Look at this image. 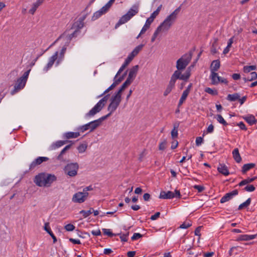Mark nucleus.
<instances>
[{
    "label": "nucleus",
    "instance_id": "nucleus-1",
    "mask_svg": "<svg viewBox=\"0 0 257 257\" xmlns=\"http://www.w3.org/2000/svg\"><path fill=\"white\" fill-rule=\"evenodd\" d=\"M84 23H82L79 20L77 21L73 24L72 26V28L75 29L73 33L69 35H65V34L61 35L54 43L60 44V48H66L69 46L72 38L77 36L78 34L80 32V30L84 27Z\"/></svg>",
    "mask_w": 257,
    "mask_h": 257
},
{
    "label": "nucleus",
    "instance_id": "nucleus-2",
    "mask_svg": "<svg viewBox=\"0 0 257 257\" xmlns=\"http://www.w3.org/2000/svg\"><path fill=\"white\" fill-rule=\"evenodd\" d=\"M193 65L189 66L183 75H180V73L178 71H175L171 76V79L169 81L166 90L164 92V96H167L172 90L175 86L176 80L179 79L184 81H187L191 75V68Z\"/></svg>",
    "mask_w": 257,
    "mask_h": 257
},
{
    "label": "nucleus",
    "instance_id": "nucleus-3",
    "mask_svg": "<svg viewBox=\"0 0 257 257\" xmlns=\"http://www.w3.org/2000/svg\"><path fill=\"white\" fill-rule=\"evenodd\" d=\"M181 10V6H179L174 12H173L170 15H169L162 23L157 28L155 32V36L158 34L160 32H166L168 31L173 23L177 19V16Z\"/></svg>",
    "mask_w": 257,
    "mask_h": 257
},
{
    "label": "nucleus",
    "instance_id": "nucleus-4",
    "mask_svg": "<svg viewBox=\"0 0 257 257\" xmlns=\"http://www.w3.org/2000/svg\"><path fill=\"white\" fill-rule=\"evenodd\" d=\"M56 179L54 175L41 173L35 177L34 182L39 187H49Z\"/></svg>",
    "mask_w": 257,
    "mask_h": 257
},
{
    "label": "nucleus",
    "instance_id": "nucleus-5",
    "mask_svg": "<svg viewBox=\"0 0 257 257\" xmlns=\"http://www.w3.org/2000/svg\"><path fill=\"white\" fill-rule=\"evenodd\" d=\"M139 13V6L134 5L128 10L127 13L122 16L115 25V28L128 21L133 17Z\"/></svg>",
    "mask_w": 257,
    "mask_h": 257
},
{
    "label": "nucleus",
    "instance_id": "nucleus-6",
    "mask_svg": "<svg viewBox=\"0 0 257 257\" xmlns=\"http://www.w3.org/2000/svg\"><path fill=\"white\" fill-rule=\"evenodd\" d=\"M105 118H106V116H103L98 119L92 121L88 123L79 126L77 130L82 133L87 130H89L90 132H92L101 125L102 120Z\"/></svg>",
    "mask_w": 257,
    "mask_h": 257
},
{
    "label": "nucleus",
    "instance_id": "nucleus-7",
    "mask_svg": "<svg viewBox=\"0 0 257 257\" xmlns=\"http://www.w3.org/2000/svg\"><path fill=\"white\" fill-rule=\"evenodd\" d=\"M108 95H106L101 99H100L97 104L85 114L86 118H90L94 116L97 113L101 111V110L105 106Z\"/></svg>",
    "mask_w": 257,
    "mask_h": 257
},
{
    "label": "nucleus",
    "instance_id": "nucleus-8",
    "mask_svg": "<svg viewBox=\"0 0 257 257\" xmlns=\"http://www.w3.org/2000/svg\"><path fill=\"white\" fill-rule=\"evenodd\" d=\"M192 55L191 52L185 54L177 60L176 63L177 70L176 71H179L180 75H182L181 71L184 70L189 63L192 58Z\"/></svg>",
    "mask_w": 257,
    "mask_h": 257
},
{
    "label": "nucleus",
    "instance_id": "nucleus-9",
    "mask_svg": "<svg viewBox=\"0 0 257 257\" xmlns=\"http://www.w3.org/2000/svg\"><path fill=\"white\" fill-rule=\"evenodd\" d=\"M162 5L159 6L157 10L151 14L150 17L147 19L145 25L143 26L139 35L137 37V39L139 38L141 35L144 34L150 28V26L151 23L153 22L154 19L159 15V12L162 9Z\"/></svg>",
    "mask_w": 257,
    "mask_h": 257
},
{
    "label": "nucleus",
    "instance_id": "nucleus-10",
    "mask_svg": "<svg viewBox=\"0 0 257 257\" xmlns=\"http://www.w3.org/2000/svg\"><path fill=\"white\" fill-rule=\"evenodd\" d=\"M121 100V97L118 96L116 94H115L114 96H112L111 98V102L109 104L107 109L109 111V113L106 115L105 116L106 117L109 116L113 112H114L118 105H119Z\"/></svg>",
    "mask_w": 257,
    "mask_h": 257
},
{
    "label": "nucleus",
    "instance_id": "nucleus-11",
    "mask_svg": "<svg viewBox=\"0 0 257 257\" xmlns=\"http://www.w3.org/2000/svg\"><path fill=\"white\" fill-rule=\"evenodd\" d=\"M79 165L77 163L68 164L64 168L65 174L70 177H74L77 174Z\"/></svg>",
    "mask_w": 257,
    "mask_h": 257
},
{
    "label": "nucleus",
    "instance_id": "nucleus-12",
    "mask_svg": "<svg viewBox=\"0 0 257 257\" xmlns=\"http://www.w3.org/2000/svg\"><path fill=\"white\" fill-rule=\"evenodd\" d=\"M31 69L26 71L23 76L19 78L15 85V90L18 91V90L23 88L25 86L27 79L28 78Z\"/></svg>",
    "mask_w": 257,
    "mask_h": 257
},
{
    "label": "nucleus",
    "instance_id": "nucleus-13",
    "mask_svg": "<svg viewBox=\"0 0 257 257\" xmlns=\"http://www.w3.org/2000/svg\"><path fill=\"white\" fill-rule=\"evenodd\" d=\"M88 195V192H78L74 194L72 200L75 203H82L87 199Z\"/></svg>",
    "mask_w": 257,
    "mask_h": 257
},
{
    "label": "nucleus",
    "instance_id": "nucleus-14",
    "mask_svg": "<svg viewBox=\"0 0 257 257\" xmlns=\"http://www.w3.org/2000/svg\"><path fill=\"white\" fill-rule=\"evenodd\" d=\"M175 197L180 198L181 194L179 190H176L175 193L170 191L167 192L163 191L161 192L159 196L160 198L164 199H171Z\"/></svg>",
    "mask_w": 257,
    "mask_h": 257
},
{
    "label": "nucleus",
    "instance_id": "nucleus-15",
    "mask_svg": "<svg viewBox=\"0 0 257 257\" xmlns=\"http://www.w3.org/2000/svg\"><path fill=\"white\" fill-rule=\"evenodd\" d=\"M49 158L45 157H39L33 161L30 165L29 169L32 170L34 169L37 166L40 165L43 162L47 161Z\"/></svg>",
    "mask_w": 257,
    "mask_h": 257
},
{
    "label": "nucleus",
    "instance_id": "nucleus-16",
    "mask_svg": "<svg viewBox=\"0 0 257 257\" xmlns=\"http://www.w3.org/2000/svg\"><path fill=\"white\" fill-rule=\"evenodd\" d=\"M139 65H135L133 66L130 70L127 80L132 82L136 77L139 70Z\"/></svg>",
    "mask_w": 257,
    "mask_h": 257
},
{
    "label": "nucleus",
    "instance_id": "nucleus-17",
    "mask_svg": "<svg viewBox=\"0 0 257 257\" xmlns=\"http://www.w3.org/2000/svg\"><path fill=\"white\" fill-rule=\"evenodd\" d=\"M238 194V191L237 190H234L232 191L226 193L224 196H223L221 200H220V203H223L226 201H229L230 200L233 196L236 195Z\"/></svg>",
    "mask_w": 257,
    "mask_h": 257
},
{
    "label": "nucleus",
    "instance_id": "nucleus-18",
    "mask_svg": "<svg viewBox=\"0 0 257 257\" xmlns=\"http://www.w3.org/2000/svg\"><path fill=\"white\" fill-rule=\"evenodd\" d=\"M80 133L77 132H69L64 133L63 135V137L64 139H75L77 138L80 136Z\"/></svg>",
    "mask_w": 257,
    "mask_h": 257
},
{
    "label": "nucleus",
    "instance_id": "nucleus-19",
    "mask_svg": "<svg viewBox=\"0 0 257 257\" xmlns=\"http://www.w3.org/2000/svg\"><path fill=\"white\" fill-rule=\"evenodd\" d=\"M218 171L224 176H227L229 174L227 167L223 164H220L217 167Z\"/></svg>",
    "mask_w": 257,
    "mask_h": 257
},
{
    "label": "nucleus",
    "instance_id": "nucleus-20",
    "mask_svg": "<svg viewBox=\"0 0 257 257\" xmlns=\"http://www.w3.org/2000/svg\"><path fill=\"white\" fill-rule=\"evenodd\" d=\"M58 57V52H56L49 59V61L45 68V70L46 71H48L49 68H50L54 63V62L56 60Z\"/></svg>",
    "mask_w": 257,
    "mask_h": 257
},
{
    "label": "nucleus",
    "instance_id": "nucleus-21",
    "mask_svg": "<svg viewBox=\"0 0 257 257\" xmlns=\"http://www.w3.org/2000/svg\"><path fill=\"white\" fill-rule=\"evenodd\" d=\"M257 234L255 235H240L236 239L237 241H248L254 239Z\"/></svg>",
    "mask_w": 257,
    "mask_h": 257
},
{
    "label": "nucleus",
    "instance_id": "nucleus-22",
    "mask_svg": "<svg viewBox=\"0 0 257 257\" xmlns=\"http://www.w3.org/2000/svg\"><path fill=\"white\" fill-rule=\"evenodd\" d=\"M68 142L67 141H58L53 143L50 146V149L52 150H56L63 145H65Z\"/></svg>",
    "mask_w": 257,
    "mask_h": 257
},
{
    "label": "nucleus",
    "instance_id": "nucleus-23",
    "mask_svg": "<svg viewBox=\"0 0 257 257\" xmlns=\"http://www.w3.org/2000/svg\"><path fill=\"white\" fill-rule=\"evenodd\" d=\"M220 64L218 60H214L212 62L210 66L211 72H216L220 68Z\"/></svg>",
    "mask_w": 257,
    "mask_h": 257
},
{
    "label": "nucleus",
    "instance_id": "nucleus-24",
    "mask_svg": "<svg viewBox=\"0 0 257 257\" xmlns=\"http://www.w3.org/2000/svg\"><path fill=\"white\" fill-rule=\"evenodd\" d=\"M232 156L234 160L236 163H239L241 161V157L239 153V150L237 148H235L232 151Z\"/></svg>",
    "mask_w": 257,
    "mask_h": 257
},
{
    "label": "nucleus",
    "instance_id": "nucleus-25",
    "mask_svg": "<svg viewBox=\"0 0 257 257\" xmlns=\"http://www.w3.org/2000/svg\"><path fill=\"white\" fill-rule=\"evenodd\" d=\"M255 166V165L254 163H249L244 164L242 167V173L243 174H245L248 171L254 168Z\"/></svg>",
    "mask_w": 257,
    "mask_h": 257
},
{
    "label": "nucleus",
    "instance_id": "nucleus-26",
    "mask_svg": "<svg viewBox=\"0 0 257 257\" xmlns=\"http://www.w3.org/2000/svg\"><path fill=\"white\" fill-rule=\"evenodd\" d=\"M132 83L129 80L127 79L123 83L121 88L119 89V90L115 93V94L120 96L121 97V93L123 91V90L128 85H130Z\"/></svg>",
    "mask_w": 257,
    "mask_h": 257
},
{
    "label": "nucleus",
    "instance_id": "nucleus-27",
    "mask_svg": "<svg viewBox=\"0 0 257 257\" xmlns=\"http://www.w3.org/2000/svg\"><path fill=\"white\" fill-rule=\"evenodd\" d=\"M244 119L246 120V121L250 125H253L255 124L256 122V120L255 118V117L252 115H249L247 116L244 117Z\"/></svg>",
    "mask_w": 257,
    "mask_h": 257
},
{
    "label": "nucleus",
    "instance_id": "nucleus-28",
    "mask_svg": "<svg viewBox=\"0 0 257 257\" xmlns=\"http://www.w3.org/2000/svg\"><path fill=\"white\" fill-rule=\"evenodd\" d=\"M240 95L238 93H235L232 94H228L227 96V99L230 101H234L239 99Z\"/></svg>",
    "mask_w": 257,
    "mask_h": 257
},
{
    "label": "nucleus",
    "instance_id": "nucleus-29",
    "mask_svg": "<svg viewBox=\"0 0 257 257\" xmlns=\"http://www.w3.org/2000/svg\"><path fill=\"white\" fill-rule=\"evenodd\" d=\"M218 74L216 72H211L210 78L213 84H217L218 83V77H219Z\"/></svg>",
    "mask_w": 257,
    "mask_h": 257
},
{
    "label": "nucleus",
    "instance_id": "nucleus-30",
    "mask_svg": "<svg viewBox=\"0 0 257 257\" xmlns=\"http://www.w3.org/2000/svg\"><path fill=\"white\" fill-rule=\"evenodd\" d=\"M189 93L188 92V91H186L185 90L183 91V92L182 94V96L179 100V102L178 103V106H180L181 105H182V104L184 103V102L186 99Z\"/></svg>",
    "mask_w": 257,
    "mask_h": 257
},
{
    "label": "nucleus",
    "instance_id": "nucleus-31",
    "mask_svg": "<svg viewBox=\"0 0 257 257\" xmlns=\"http://www.w3.org/2000/svg\"><path fill=\"white\" fill-rule=\"evenodd\" d=\"M256 179V177H253V178H248L246 179H244L242 181H241L239 183V186H242L243 185H246L247 184H248V183H251L253 181H254Z\"/></svg>",
    "mask_w": 257,
    "mask_h": 257
},
{
    "label": "nucleus",
    "instance_id": "nucleus-32",
    "mask_svg": "<svg viewBox=\"0 0 257 257\" xmlns=\"http://www.w3.org/2000/svg\"><path fill=\"white\" fill-rule=\"evenodd\" d=\"M256 69L255 65L251 66H244L243 68V71L245 73H248L252 70Z\"/></svg>",
    "mask_w": 257,
    "mask_h": 257
},
{
    "label": "nucleus",
    "instance_id": "nucleus-33",
    "mask_svg": "<svg viewBox=\"0 0 257 257\" xmlns=\"http://www.w3.org/2000/svg\"><path fill=\"white\" fill-rule=\"evenodd\" d=\"M179 124H175L174 128L171 131V137L173 139L177 138L178 137V128Z\"/></svg>",
    "mask_w": 257,
    "mask_h": 257
},
{
    "label": "nucleus",
    "instance_id": "nucleus-34",
    "mask_svg": "<svg viewBox=\"0 0 257 257\" xmlns=\"http://www.w3.org/2000/svg\"><path fill=\"white\" fill-rule=\"evenodd\" d=\"M250 202H251V199L250 198L247 199L246 201H245L244 202H243L239 205V206H238V210H241V209H243V208L247 207L250 204Z\"/></svg>",
    "mask_w": 257,
    "mask_h": 257
},
{
    "label": "nucleus",
    "instance_id": "nucleus-35",
    "mask_svg": "<svg viewBox=\"0 0 257 257\" xmlns=\"http://www.w3.org/2000/svg\"><path fill=\"white\" fill-rule=\"evenodd\" d=\"M87 147V144H82L77 147V150L80 153H82L86 151Z\"/></svg>",
    "mask_w": 257,
    "mask_h": 257
},
{
    "label": "nucleus",
    "instance_id": "nucleus-36",
    "mask_svg": "<svg viewBox=\"0 0 257 257\" xmlns=\"http://www.w3.org/2000/svg\"><path fill=\"white\" fill-rule=\"evenodd\" d=\"M257 78V73L255 72H252L250 73V78H244L243 79L245 81H252L253 80H255Z\"/></svg>",
    "mask_w": 257,
    "mask_h": 257
},
{
    "label": "nucleus",
    "instance_id": "nucleus-37",
    "mask_svg": "<svg viewBox=\"0 0 257 257\" xmlns=\"http://www.w3.org/2000/svg\"><path fill=\"white\" fill-rule=\"evenodd\" d=\"M205 91L213 95H217L218 94L217 90L212 89L209 87H206L205 89Z\"/></svg>",
    "mask_w": 257,
    "mask_h": 257
},
{
    "label": "nucleus",
    "instance_id": "nucleus-38",
    "mask_svg": "<svg viewBox=\"0 0 257 257\" xmlns=\"http://www.w3.org/2000/svg\"><path fill=\"white\" fill-rule=\"evenodd\" d=\"M92 210H93L92 208H90V210L85 211L84 210H82L80 211V213L83 215V216L84 218H86L89 216L92 213Z\"/></svg>",
    "mask_w": 257,
    "mask_h": 257
},
{
    "label": "nucleus",
    "instance_id": "nucleus-39",
    "mask_svg": "<svg viewBox=\"0 0 257 257\" xmlns=\"http://www.w3.org/2000/svg\"><path fill=\"white\" fill-rule=\"evenodd\" d=\"M102 13H101V12H100L99 10L95 12L93 14V16L92 17V20H96V19H98L100 17H101V16H102Z\"/></svg>",
    "mask_w": 257,
    "mask_h": 257
},
{
    "label": "nucleus",
    "instance_id": "nucleus-40",
    "mask_svg": "<svg viewBox=\"0 0 257 257\" xmlns=\"http://www.w3.org/2000/svg\"><path fill=\"white\" fill-rule=\"evenodd\" d=\"M217 120L219 123L222 124L224 125H227L228 124L226 121L224 119L223 117L220 114H218L217 115Z\"/></svg>",
    "mask_w": 257,
    "mask_h": 257
},
{
    "label": "nucleus",
    "instance_id": "nucleus-41",
    "mask_svg": "<svg viewBox=\"0 0 257 257\" xmlns=\"http://www.w3.org/2000/svg\"><path fill=\"white\" fill-rule=\"evenodd\" d=\"M103 232L105 235H108L109 236L112 237L113 236H115L117 234H114L112 233L109 229H102Z\"/></svg>",
    "mask_w": 257,
    "mask_h": 257
},
{
    "label": "nucleus",
    "instance_id": "nucleus-42",
    "mask_svg": "<svg viewBox=\"0 0 257 257\" xmlns=\"http://www.w3.org/2000/svg\"><path fill=\"white\" fill-rule=\"evenodd\" d=\"M139 50L140 49H134L127 57L131 58V59L133 60L134 58L139 53Z\"/></svg>",
    "mask_w": 257,
    "mask_h": 257
},
{
    "label": "nucleus",
    "instance_id": "nucleus-43",
    "mask_svg": "<svg viewBox=\"0 0 257 257\" xmlns=\"http://www.w3.org/2000/svg\"><path fill=\"white\" fill-rule=\"evenodd\" d=\"M139 50L140 49H134L127 57L131 58V59L133 60L134 58L139 53Z\"/></svg>",
    "mask_w": 257,
    "mask_h": 257
},
{
    "label": "nucleus",
    "instance_id": "nucleus-44",
    "mask_svg": "<svg viewBox=\"0 0 257 257\" xmlns=\"http://www.w3.org/2000/svg\"><path fill=\"white\" fill-rule=\"evenodd\" d=\"M236 41L234 37H231L229 39L227 42V45L225 48H230L231 47L232 44H233Z\"/></svg>",
    "mask_w": 257,
    "mask_h": 257
},
{
    "label": "nucleus",
    "instance_id": "nucleus-45",
    "mask_svg": "<svg viewBox=\"0 0 257 257\" xmlns=\"http://www.w3.org/2000/svg\"><path fill=\"white\" fill-rule=\"evenodd\" d=\"M244 190L247 192H252L255 190V187L253 185H247L244 187Z\"/></svg>",
    "mask_w": 257,
    "mask_h": 257
},
{
    "label": "nucleus",
    "instance_id": "nucleus-46",
    "mask_svg": "<svg viewBox=\"0 0 257 257\" xmlns=\"http://www.w3.org/2000/svg\"><path fill=\"white\" fill-rule=\"evenodd\" d=\"M38 7L39 6L35 3H34L32 8L29 10V13L32 15H34Z\"/></svg>",
    "mask_w": 257,
    "mask_h": 257
},
{
    "label": "nucleus",
    "instance_id": "nucleus-47",
    "mask_svg": "<svg viewBox=\"0 0 257 257\" xmlns=\"http://www.w3.org/2000/svg\"><path fill=\"white\" fill-rule=\"evenodd\" d=\"M64 228L67 231H71L75 229V226L72 224H68L65 226Z\"/></svg>",
    "mask_w": 257,
    "mask_h": 257
},
{
    "label": "nucleus",
    "instance_id": "nucleus-48",
    "mask_svg": "<svg viewBox=\"0 0 257 257\" xmlns=\"http://www.w3.org/2000/svg\"><path fill=\"white\" fill-rule=\"evenodd\" d=\"M191 225L192 224L190 223V222H184L180 226V228L182 229H186L191 226Z\"/></svg>",
    "mask_w": 257,
    "mask_h": 257
},
{
    "label": "nucleus",
    "instance_id": "nucleus-49",
    "mask_svg": "<svg viewBox=\"0 0 257 257\" xmlns=\"http://www.w3.org/2000/svg\"><path fill=\"white\" fill-rule=\"evenodd\" d=\"M147 155V150L146 149H144L143 151L140 153L139 157V160L140 161H142L143 160L144 158Z\"/></svg>",
    "mask_w": 257,
    "mask_h": 257
},
{
    "label": "nucleus",
    "instance_id": "nucleus-50",
    "mask_svg": "<svg viewBox=\"0 0 257 257\" xmlns=\"http://www.w3.org/2000/svg\"><path fill=\"white\" fill-rule=\"evenodd\" d=\"M142 236V234L140 233H135L132 237V239L133 240H137L141 238Z\"/></svg>",
    "mask_w": 257,
    "mask_h": 257
},
{
    "label": "nucleus",
    "instance_id": "nucleus-51",
    "mask_svg": "<svg viewBox=\"0 0 257 257\" xmlns=\"http://www.w3.org/2000/svg\"><path fill=\"white\" fill-rule=\"evenodd\" d=\"M127 65H126L125 63H123L122 66H121V67L119 68V70L118 71L116 75H115V78L114 79L116 78V77L117 76V75H118L127 66Z\"/></svg>",
    "mask_w": 257,
    "mask_h": 257
},
{
    "label": "nucleus",
    "instance_id": "nucleus-52",
    "mask_svg": "<svg viewBox=\"0 0 257 257\" xmlns=\"http://www.w3.org/2000/svg\"><path fill=\"white\" fill-rule=\"evenodd\" d=\"M166 144H167V143H166V141L160 143L159 145V150H164L166 149Z\"/></svg>",
    "mask_w": 257,
    "mask_h": 257
},
{
    "label": "nucleus",
    "instance_id": "nucleus-53",
    "mask_svg": "<svg viewBox=\"0 0 257 257\" xmlns=\"http://www.w3.org/2000/svg\"><path fill=\"white\" fill-rule=\"evenodd\" d=\"M194 188L197 190L198 192H201L204 190V187L203 186L195 185Z\"/></svg>",
    "mask_w": 257,
    "mask_h": 257
},
{
    "label": "nucleus",
    "instance_id": "nucleus-54",
    "mask_svg": "<svg viewBox=\"0 0 257 257\" xmlns=\"http://www.w3.org/2000/svg\"><path fill=\"white\" fill-rule=\"evenodd\" d=\"M44 229L48 233H49L50 232H51V228L49 226V222H46L45 223V226H44Z\"/></svg>",
    "mask_w": 257,
    "mask_h": 257
},
{
    "label": "nucleus",
    "instance_id": "nucleus-55",
    "mask_svg": "<svg viewBox=\"0 0 257 257\" xmlns=\"http://www.w3.org/2000/svg\"><path fill=\"white\" fill-rule=\"evenodd\" d=\"M202 141H203V139L202 137H197L196 139V145L197 146H200L201 143H202Z\"/></svg>",
    "mask_w": 257,
    "mask_h": 257
},
{
    "label": "nucleus",
    "instance_id": "nucleus-56",
    "mask_svg": "<svg viewBox=\"0 0 257 257\" xmlns=\"http://www.w3.org/2000/svg\"><path fill=\"white\" fill-rule=\"evenodd\" d=\"M69 241L73 243V244H81V242L79 239H74L72 238H69Z\"/></svg>",
    "mask_w": 257,
    "mask_h": 257
},
{
    "label": "nucleus",
    "instance_id": "nucleus-57",
    "mask_svg": "<svg viewBox=\"0 0 257 257\" xmlns=\"http://www.w3.org/2000/svg\"><path fill=\"white\" fill-rule=\"evenodd\" d=\"M214 131V126L213 124H210L206 130L207 133H211Z\"/></svg>",
    "mask_w": 257,
    "mask_h": 257
},
{
    "label": "nucleus",
    "instance_id": "nucleus-58",
    "mask_svg": "<svg viewBox=\"0 0 257 257\" xmlns=\"http://www.w3.org/2000/svg\"><path fill=\"white\" fill-rule=\"evenodd\" d=\"M128 235V233L126 234H122L120 236V238L122 241H127V236Z\"/></svg>",
    "mask_w": 257,
    "mask_h": 257
},
{
    "label": "nucleus",
    "instance_id": "nucleus-59",
    "mask_svg": "<svg viewBox=\"0 0 257 257\" xmlns=\"http://www.w3.org/2000/svg\"><path fill=\"white\" fill-rule=\"evenodd\" d=\"M201 227H202L201 226H199L196 228V229L195 230V234L196 235H197L198 236H201L200 231H201Z\"/></svg>",
    "mask_w": 257,
    "mask_h": 257
},
{
    "label": "nucleus",
    "instance_id": "nucleus-60",
    "mask_svg": "<svg viewBox=\"0 0 257 257\" xmlns=\"http://www.w3.org/2000/svg\"><path fill=\"white\" fill-rule=\"evenodd\" d=\"M66 150L64 148L62 149V150L61 151L60 154L57 157V159L58 160H62V156L66 152Z\"/></svg>",
    "mask_w": 257,
    "mask_h": 257
},
{
    "label": "nucleus",
    "instance_id": "nucleus-61",
    "mask_svg": "<svg viewBox=\"0 0 257 257\" xmlns=\"http://www.w3.org/2000/svg\"><path fill=\"white\" fill-rule=\"evenodd\" d=\"M160 215V213L159 212H157L154 215H152L151 217V219L152 220H156L158 217H159Z\"/></svg>",
    "mask_w": 257,
    "mask_h": 257
},
{
    "label": "nucleus",
    "instance_id": "nucleus-62",
    "mask_svg": "<svg viewBox=\"0 0 257 257\" xmlns=\"http://www.w3.org/2000/svg\"><path fill=\"white\" fill-rule=\"evenodd\" d=\"M218 83L221 82V83H225L226 84H227V83H228V81L226 79L222 78L221 77H218Z\"/></svg>",
    "mask_w": 257,
    "mask_h": 257
},
{
    "label": "nucleus",
    "instance_id": "nucleus-63",
    "mask_svg": "<svg viewBox=\"0 0 257 257\" xmlns=\"http://www.w3.org/2000/svg\"><path fill=\"white\" fill-rule=\"evenodd\" d=\"M91 233L95 236H98L101 234V231L99 229L92 230Z\"/></svg>",
    "mask_w": 257,
    "mask_h": 257
},
{
    "label": "nucleus",
    "instance_id": "nucleus-64",
    "mask_svg": "<svg viewBox=\"0 0 257 257\" xmlns=\"http://www.w3.org/2000/svg\"><path fill=\"white\" fill-rule=\"evenodd\" d=\"M237 125L242 130H246V127L243 122H240L237 124Z\"/></svg>",
    "mask_w": 257,
    "mask_h": 257
}]
</instances>
